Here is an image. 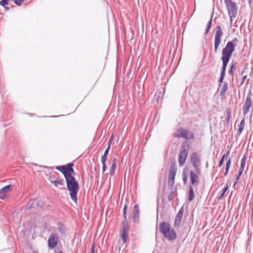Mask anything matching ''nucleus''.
I'll return each instance as SVG.
<instances>
[{
  "label": "nucleus",
  "instance_id": "obj_1",
  "mask_svg": "<svg viewBox=\"0 0 253 253\" xmlns=\"http://www.w3.org/2000/svg\"><path fill=\"white\" fill-rule=\"evenodd\" d=\"M67 183V187L70 192V195L72 200L75 203H77V193L79 190V187L78 182L75 177L72 175L65 178Z\"/></svg>",
  "mask_w": 253,
  "mask_h": 253
},
{
  "label": "nucleus",
  "instance_id": "obj_2",
  "mask_svg": "<svg viewBox=\"0 0 253 253\" xmlns=\"http://www.w3.org/2000/svg\"><path fill=\"white\" fill-rule=\"evenodd\" d=\"M159 227L160 232L169 241H172L175 239L176 237V233L168 223L163 222L160 224Z\"/></svg>",
  "mask_w": 253,
  "mask_h": 253
},
{
  "label": "nucleus",
  "instance_id": "obj_3",
  "mask_svg": "<svg viewBox=\"0 0 253 253\" xmlns=\"http://www.w3.org/2000/svg\"><path fill=\"white\" fill-rule=\"evenodd\" d=\"M237 38L234 39L232 41L228 42L225 47L223 48L221 52V57L230 59L235 48L237 45Z\"/></svg>",
  "mask_w": 253,
  "mask_h": 253
},
{
  "label": "nucleus",
  "instance_id": "obj_4",
  "mask_svg": "<svg viewBox=\"0 0 253 253\" xmlns=\"http://www.w3.org/2000/svg\"><path fill=\"white\" fill-rule=\"evenodd\" d=\"M228 15L230 17V25L231 27L233 18H235L238 12V6L236 3L231 0H224Z\"/></svg>",
  "mask_w": 253,
  "mask_h": 253
},
{
  "label": "nucleus",
  "instance_id": "obj_5",
  "mask_svg": "<svg viewBox=\"0 0 253 253\" xmlns=\"http://www.w3.org/2000/svg\"><path fill=\"white\" fill-rule=\"evenodd\" d=\"M174 136L182 137L188 140L193 139L194 138L193 132L182 128L177 129L174 134Z\"/></svg>",
  "mask_w": 253,
  "mask_h": 253
},
{
  "label": "nucleus",
  "instance_id": "obj_6",
  "mask_svg": "<svg viewBox=\"0 0 253 253\" xmlns=\"http://www.w3.org/2000/svg\"><path fill=\"white\" fill-rule=\"evenodd\" d=\"M223 34V32L220 26H218L216 27V32L214 36V52H217L218 48L221 42V37Z\"/></svg>",
  "mask_w": 253,
  "mask_h": 253
},
{
  "label": "nucleus",
  "instance_id": "obj_7",
  "mask_svg": "<svg viewBox=\"0 0 253 253\" xmlns=\"http://www.w3.org/2000/svg\"><path fill=\"white\" fill-rule=\"evenodd\" d=\"M73 166V164L70 163L66 166H57L56 169L61 171L66 178L74 173V169L72 168Z\"/></svg>",
  "mask_w": 253,
  "mask_h": 253
},
{
  "label": "nucleus",
  "instance_id": "obj_8",
  "mask_svg": "<svg viewBox=\"0 0 253 253\" xmlns=\"http://www.w3.org/2000/svg\"><path fill=\"white\" fill-rule=\"evenodd\" d=\"M191 161L195 168L196 172L200 173V169L199 168L200 158L199 156L196 152H194L191 156Z\"/></svg>",
  "mask_w": 253,
  "mask_h": 253
},
{
  "label": "nucleus",
  "instance_id": "obj_9",
  "mask_svg": "<svg viewBox=\"0 0 253 253\" xmlns=\"http://www.w3.org/2000/svg\"><path fill=\"white\" fill-rule=\"evenodd\" d=\"M59 241V237L57 233H52L48 240V247L52 249L55 248Z\"/></svg>",
  "mask_w": 253,
  "mask_h": 253
},
{
  "label": "nucleus",
  "instance_id": "obj_10",
  "mask_svg": "<svg viewBox=\"0 0 253 253\" xmlns=\"http://www.w3.org/2000/svg\"><path fill=\"white\" fill-rule=\"evenodd\" d=\"M252 94L250 92L247 96L245 103L243 107V114L245 116L249 112L250 109L252 106Z\"/></svg>",
  "mask_w": 253,
  "mask_h": 253
},
{
  "label": "nucleus",
  "instance_id": "obj_11",
  "mask_svg": "<svg viewBox=\"0 0 253 253\" xmlns=\"http://www.w3.org/2000/svg\"><path fill=\"white\" fill-rule=\"evenodd\" d=\"M188 151L186 149H183L181 151L178 157V163L180 167L183 166L185 163Z\"/></svg>",
  "mask_w": 253,
  "mask_h": 253
},
{
  "label": "nucleus",
  "instance_id": "obj_12",
  "mask_svg": "<svg viewBox=\"0 0 253 253\" xmlns=\"http://www.w3.org/2000/svg\"><path fill=\"white\" fill-rule=\"evenodd\" d=\"M190 180L191 184L194 186H197L199 184V178L198 175L193 171L190 172Z\"/></svg>",
  "mask_w": 253,
  "mask_h": 253
},
{
  "label": "nucleus",
  "instance_id": "obj_13",
  "mask_svg": "<svg viewBox=\"0 0 253 253\" xmlns=\"http://www.w3.org/2000/svg\"><path fill=\"white\" fill-rule=\"evenodd\" d=\"M12 186L11 185H8L3 187L0 190V198L1 199H4L8 193L12 189Z\"/></svg>",
  "mask_w": 253,
  "mask_h": 253
},
{
  "label": "nucleus",
  "instance_id": "obj_14",
  "mask_svg": "<svg viewBox=\"0 0 253 253\" xmlns=\"http://www.w3.org/2000/svg\"><path fill=\"white\" fill-rule=\"evenodd\" d=\"M129 227L128 223L126 220H125L123 223V226L122 228V238L123 240V243H126V238L127 237V232L128 231Z\"/></svg>",
  "mask_w": 253,
  "mask_h": 253
},
{
  "label": "nucleus",
  "instance_id": "obj_15",
  "mask_svg": "<svg viewBox=\"0 0 253 253\" xmlns=\"http://www.w3.org/2000/svg\"><path fill=\"white\" fill-rule=\"evenodd\" d=\"M133 219L134 222H137L139 219V210L137 205H135L133 208Z\"/></svg>",
  "mask_w": 253,
  "mask_h": 253
},
{
  "label": "nucleus",
  "instance_id": "obj_16",
  "mask_svg": "<svg viewBox=\"0 0 253 253\" xmlns=\"http://www.w3.org/2000/svg\"><path fill=\"white\" fill-rule=\"evenodd\" d=\"M183 214V208H181L179 211L178 212L176 216L175 220V224H177L179 225L181 222L182 217Z\"/></svg>",
  "mask_w": 253,
  "mask_h": 253
},
{
  "label": "nucleus",
  "instance_id": "obj_17",
  "mask_svg": "<svg viewBox=\"0 0 253 253\" xmlns=\"http://www.w3.org/2000/svg\"><path fill=\"white\" fill-rule=\"evenodd\" d=\"M176 172V169L174 166H171L169 168V179H174Z\"/></svg>",
  "mask_w": 253,
  "mask_h": 253
},
{
  "label": "nucleus",
  "instance_id": "obj_18",
  "mask_svg": "<svg viewBox=\"0 0 253 253\" xmlns=\"http://www.w3.org/2000/svg\"><path fill=\"white\" fill-rule=\"evenodd\" d=\"M117 167V159L114 158L112 160V166L110 169V175L113 176L115 174V172Z\"/></svg>",
  "mask_w": 253,
  "mask_h": 253
},
{
  "label": "nucleus",
  "instance_id": "obj_19",
  "mask_svg": "<svg viewBox=\"0 0 253 253\" xmlns=\"http://www.w3.org/2000/svg\"><path fill=\"white\" fill-rule=\"evenodd\" d=\"M221 60L222 61V67L221 72L225 73L226 68L227 66L228 63L230 60V59L221 57Z\"/></svg>",
  "mask_w": 253,
  "mask_h": 253
},
{
  "label": "nucleus",
  "instance_id": "obj_20",
  "mask_svg": "<svg viewBox=\"0 0 253 253\" xmlns=\"http://www.w3.org/2000/svg\"><path fill=\"white\" fill-rule=\"evenodd\" d=\"M195 197L193 187L190 186L189 187L188 200L189 201H192Z\"/></svg>",
  "mask_w": 253,
  "mask_h": 253
},
{
  "label": "nucleus",
  "instance_id": "obj_21",
  "mask_svg": "<svg viewBox=\"0 0 253 253\" xmlns=\"http://www.w3.org/2000/svg\"><path fill=\"white\" fill-rule=\"evenodd\" d=\"M228 87V83L226 82H224L223 86H222L220 90V95H224Z\"/></svg>",
  "mask_w": 253,
  "mask_h": 253
},
{
  "label": "nucleus",
  "instance_id": "obj_22",
  "mask_svg": "<svg viewBox=\"0 0 253 253\" xmlns=\"http://www.w3.org/2000/svg\"><path fill=\"white\" fill-rule=\"evenodd\" d=\"M51 183H54L56 186H57L58 185L63 186L64 185V179H58L54 181H51Z\"/></svg>",
  "mask_w": 253,
  "mask_h": 253
},
{
  "label": "nucleus",
  "instance_id": "obj_23",
  "mask_svg": "<svg viewBox=\"0 0 253 253\" xmlns=\"http://www.w3.org/2000/svg\"><path fill=\"white\" fill-rule=\"evenodd\" d=\"M228 184H226L224 187L223 188V189H222V193H221V194L220 195V196L218 197V200H221L222 199L223 196H224V195L225 194V192L227 191V190H228Z\"/></svg>",
  "mask_w": 253,
  "mask_h": 253
},
{
  "label": "nucleus",
  "instance_id": "obj_24",
  "mask_svg": "<svg viewBox=\"0 0 253 253\" xmlns=\"http://www.w3.org/2000/svg\"><path fill=\"white\" fill-rule=\"evenodd\" d=\"M12 1V0H1L0 1V4L1 5V6H5V5H7L8 4V1Z\"/></svg>",
  "mask_w": 253,
  "mask_h": 253
},
{
  "label": "nucleus",
  "instance_id": "obj_25",
  "mask_svg": "<svg viewBox=\"0 0 253 253\" xmlns=\"http://www.w3.org/2000/svg\"><path fill=\"white\" fill-rule=\"evenodd\" d=\"M211 22H212V18H211V19L210 20V21L209 22V23L208 24L207 27L206 31H205L206 34H207L209 33V30L211 26Z\"/></svg>",
  "mask_w": 253,
  "mask_h": 253
},
{
  "label": "nucleus",
  "instance_id": "obj_26",
  "mask_svg": "<svg viewBox=\"0 0 253 253\" xmlns=\"http://www.w3.org/2000/svg\"><path fill=\"white\" fill-rule=\"evenodd\" d=\"M225 76V73L221 72L220 78L218 80V82L221 83L223 82V80Z\"/></svg>",
  "mask_w": 253,
  "mask_h": 253
},
{
  "label": "nucleus",
  "instance_id": "obj_27",
  "mask_svg": "<svg viewBox=\"0 0 253 253\" xmlns=\"http://www.w3.org/2000/svg\"><path fill=\"white\" fill-rule=\"evenodd\" d=\"M174 182V179H170L168 178V185L169 187H172L173 185Z\"/></svg>",
  "mask_w": 253,
  "mask_h": 253
},
{
  "label": "nucleus",
  "instance_id": "obj_28",
  "mask_svg": "<svg viewBox=\"0 0 253 253\" xmlns=\"http://www.w3.org/2000/svg\"><path fill=\"white\" fill-rule=\"evenodd\" d=\"M188 175L185 173H183V183L185 184L187 182Z\"/></svg>",
  "mask_w": 253,
  "mask_h": 253
},
{
  "label": "nucleus",
  "instance_id": "obj_29",
  "mask_svg": "<svg viewBox=\"0 0 253 253\" xmlns=\"http://www.w3.org/2000/svg\"><path fill=\"white\" fill-rule=\"evenodd\" d=\"M225 154H224L222 157H221V158L220 159L219 162V163H218V165H219V167H220L223 164V162H224V157H225Z\"/></svg>",
  "mask_w": 253,
  "mask_h": 253
},
{
  "label": "nucleus",
  "instance_id": "obj_30",
  "mask_svg": "<svg viewBox=\"0 0 253 253\" xmlns=\"http://www.w3.org/2000/svg\"><path fill=\"white\" fill-rule=\"evenodd\" d=\"M25 0H13L14 3L17 5H20Z\"/></svg>",
  "mask_w": 253,
  "mask_h": 253
},
{
  "label": "nucleus",
  "instance_id": "obj_31",
  "mask_svg": "<svg viewBox=\"0 0 253 253\" xmlns=\"http://www.w3.org/2000/svg\"><path fill=\"white\" fill-rule=\"evenodd\" d=\"M126 205H125V207L124 208V209H123V216H124L125 220H126Z\"/></svg>",
  "mask_w": 253,
  "mask_h": 253
},
{
  "label": "nucleus",
  "instance_id": "obj_32",
  "mask_svg": "<svg viewBox=\"0 0 253 253\" xmlns=\"http://www.w3.org/2000/svg\"><path fill=\"white\" fill-rule=\"evenodd\" d=\"M246 156H245V155H244V156L243 157V158H242V160H241V165H244V166H245V164H246Z\"/></svg>",
  "mask_w": 253,
  "mask_h": 253
},
{
  "label": "nucleus",
  "instance_id": "obj_33",
  "mask_svg": "<svg viewBox=\"0 0 253 253\" xmlns=\"http://www.w3.org/2000/svg\"><path fill=\"white\" fill-rule=\"evenodd\" d=\"M107 156L105 155H103L101 157V162L102 163H106V161L107 160Z\"/></svg>",
  "mask_w": 253,
  "mask_h": 253
},
{
  "label": "nucleus",
  "instance_id": "obj_34",
  "mask_svg": "<svg viewBox=\"0 0 253 253\" xmlns=\"http://www.w3.org/2000/svg\"><path fill=\"white\" fill-rule=\"evenodd\" d=\"M110 149V146H108L107 149L105 150V151L104 152V155H105L107 156H108Z\"/></svg>",
  "mask_w": 253,
  "mask_h": 253
},
{
  "label": "nucleus",
  "instance_id": "obj_35",
  "mask_svg": "<svg viewBox=\"0 0 253 253\" xmlns=\"http://www.w3.org/2000/svg\"><path fill=\"white\" fill-rule=\"evenodd\" d=\"M231 159H229L228 160V161L226 163V168L227 169H229L230 168V164H231Z\"/></svg>",
  "mask_w": 253,
  "mask_h": 253
},
{
  "label": "nucleus",
  "instance_id": "obj_36",
  "mask_svg": "<svg viewBox=\"0 0 253 253\" xmlns=\"http://www.w3.org/2000/svg\"><path fill=\"white\" fill-rule=\"evenodd\" d=\"M245 125L244 119H243L240 122L239 127L244 128Z\"/></svg>",
  "mask_w": 253,
  "mask_h": 253
},
{
  "label": "nucleus",
  "instance_id": "obj_37",
  "mask_svg": "<svg viewBox=\"0 0 253 253\" xmlns=\"http://www.w3.org/2000/svg\"><path fill=\"white\" fill-rule=\"evenodd\" d=\"M244 128H243V127H239L238 131H237V135H240L242 132L243 131V129H244Z\"/></svg>",
  "mask_w": 253,
  "mask_h": 253
},
{
  "label": "nucleus",
  "instance_id": "obj_38",
  "mask_svg": "<svg viewBox=\"0 0 253 253\" xmlns=\"http://www.w3.org/2000/svg\"><path fill=\"white\" fill-rule=\"evenodd\" d=\"M103 167H102V170L103 172H104L106 169H107V166L106 163H102Z\"/></svg>",
  "mask_w": 253,
  "mask_h": 253
},
{
  "label": "nucleus",
  "instance_id": "obj_39",
  "mask_svg": "<svg viewBox=\"0 0 253 253\" xmlns=\"http://www.w3.org/2000/svg\"><path fill=\"white\" fill-rule=\"evenodd\" d=\"M59 228V231L61 233H64V229L63 228L62 226H59L58 227Z\"/></svg>",
  "mask_w": 253,
  "mask_h": 253
},
{
  "label": "nucleus",
  "instance_id": "obj_40",
  "mask_svg": "<svg viewBox=\"0 0 253 253\" xmlns=\"http://www.w3.org/2000/svg\"><path fill=\"white\" fill-rule=\"evenodd\" d=\"M113 138H114V136L113 135H112L110 139H109V140L108 141V146H110L111 145V143L112 142V141L113 140Z\"/></svg>",
  "mask_w": 253,
  "mask_h": 253
},
{
  "label": "nucleus",
  "instance_id": "obj_41",
  "mask_svg": "<svg viewBox=\"0 0 253 253\" xmlns=\"http://www.w3.org/2000/svg\"><path fill=\"white\" fill-rule=\"evenodd\" d=\"M247 77V75H245L242 78L241 84H242L245 82V81Z\"/></svg>",
  "mask_w": 253,
  "mask_h": 253
},
{
  "label": "nucleus",
  "instance_id": "obj_42",
  "mask_svg": "<svg viewBox=\"0 0 253 253\" xmlns=\"http://www.w3.org/2000/svg\"><path fill=\"white\" fill-rule=\"evenodd\" d=\"M233 70L230 69L228 71V73L229 74V75H231V76H233Z\"/></svg>",
  "mask_w": 253,
  "mask_h": 253
},
{
  "label": "nucleus",
  "instance_id": "obj_43",
  "mask_svg": "<svg viewBox=\"0 0 253 253\" xmlns=\"http://www.w3.org/2000/svg\"><path fill=\"white\" fill-rule=\"evenodd\" d=\"M232 70H235L236 69L235 64H233L230 67Z\"/></svg>",
  "mask_w": 253,
  "mask_h": 253
},
{
  "label": "nucleus",
  "instance_id": "obj_44",
  "mask_svg": "<svg viewBox=\"0 0 253 253\" xmlns=\"http://www.w3.org/2000/svg\"><path fill=\"white\" fill-rule=\"evenodd\" d=\"M245 166H244V165H241V166H240V170H243H243H244V168H245Z\"/></svg>",
  "mask_w": 253,
  "mask_h": 253
},
{
  "label": "nucleus",
  "instance_id": "obj_45",
  "mask_svg": "<svg viewBox=\"0 0 253 253\" xmlns=\"http://www.w3.org/2000/svg\"><path fill=\"white\" fill-rule=\"evenodd\" d=\"M91 253H94V245H93L92 248H91Z\"/></svg>",
  "mask_w": 253,
  "mask_h": 253
},
{
  "label": "nucleus",
  "instance_id": "obj_46",
  "mask_svg": "<svg viewBox=\"0 0 253 253\" xmlns=\"http://www.w3.org/2000/svg\"><path fill=\"white\" fill-rule=\"evenodd\" d=\"M225 169H226V172H225V173L224 175H226L229 169H227V168H225Z\"/></svg>",
  "mask_w": 253,
  "mask_h": 253
},
{
  "label": "nucleus",
  "instance_id": "obj_47",
  "mask_svg": "<svg viewBox=\"0 0 253 253\" xmlns=\"http://www.w3.org/2000/svg\"><path fill=\"white\" fill-rule=\"evenodd\" d=\"M243 170H240V171H239V172L238 175L241 176V174H242V173H243Z\"/></svg>",
  "mask_w": 253,
  "mask_h": 253
},
{
  "label": "nucleus",
  "instance_id": "obj_48",
  "mask_svg": "<svg viewBox=\"0 0 253 253\" xmlns=\"http://www.w3.org/2000/svg\"><path fill=\"white\" fill-rule=\"evenodd\" d=\"M240 176L238 175V176H237V177H236V180H238L239 179V178H240Z\"/></svg>",
  "mask_w": 253,
  "mask_h": 253
},
{
  "label": "nucleus",
  "instance_id": "obj_49",
  "mask_svg": "<svg viewBox=\"0 0 253 253\" xmlns=\"http://www.w3.org/2000/svg\"><path fill=\"white\" fill-rule=\"evenodd\" d=\"M252 1L253 2V0H249V3H250V5L251 4V2Z\"/></svg>",
  "mask_w": 253,
  "mask_h": 253
},
{
  "label": "nucleus",
  "instance_id": "obj_50",
  "mask_svg": "<svg viewBox=\"0 0 253 253\" xmlns=\"http://www.w3.org/2000/svg\"><path fill=\"white\" fill-rule=\"evenodd\" d=\"M229 153H230V151H228L227 152V155H229Z\"/></svg>",
  "mask_w": 253,
  "mask_h": 253
},
{
  "label": "nucleus",
  "instance_id": "obj_51",
  "mask_svg": "<svg viewBox=\"0 0 253 253\" xmlns=\"http://www.w3.org/2000/svg\"><path fill=\"white\" fill-rule=\"evenodd\" d=\"M249 80V79H248V80H247V84H248Z\"/></svg>",
  "mask_w": 253,
  "mask_h": 253
},
{
  "label": "nucleus",
  "instance_id": "obj_52",
  "mask_svg": "<svg viewBox=\"0 0 253 253\" xmlns=\"http://www.w3.org/2000/svg\"><path fill=\"white\" fill-rule=\"evenodd\" d=\"M59 253H63L62 251H60Z\"/></svg>",
  "mask_w": 253,
  "mask_h": 253
}]
</instances>
